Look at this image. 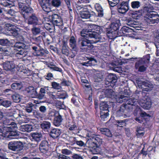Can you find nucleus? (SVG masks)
Returning <instances> with one entry per match:
<instances>
[{
    "instance_id": "nucleus-1",
    "label": "nucleus",
    "mask_w": 159,
    "mask_h": 159,
    "mask_svg": "<svg viewBox=\"0 0 159 159\" xmlns=\"http://www.w3.org/2000/svg\"><path fill=\"white\" fill-rule=\"evenodd\" d=\"M90 27L92 29L91 30L90 33H84V30L82 31L81 32V35L82 38H80L79 39V42L81 44L82 47L90 46L92 43H96L97 41L94 40H91L88 39L89 38H94L95 39H99L100 38L99 35L96 32L95 30L97 29L98 26L95 25L91 24L90 25Z\"/></svg>"
},
{
    "instance_id": "nucleus-2",
    "label": "nucleus",
    "mask_w": 159,
    "mask_h": 159,
    "mask_svg": "<svg viewBox=\"0 0 159 159\" xmlns=\"http://www.w3.org/2000/svg\"><path fill=\"white\" fill-rule=\"evenodd\" d=\"M105 93L107 97L112 98H114L117 102L122 103L123 102L126 101L127 103L134 105L137 102V99H136L133 98L129 99L128 97L126 96L121 95L120 94H118L115 96L114 92L111 89H107L106 90Z\"/></svg>"
},
{
    "instance_id": "nucleus-3",
    "label": "nucleus",
    "mask_w": 159,
    "mask_h": 159,
    "mask_svg": "<svg viewBox=\"0 0 159 159\" xmlns=\"http://www.w3.org/2000/svg\"><path fill=\"white\" fill-rule=\"evenodd\" d=\"M150 58V55L147 54L143 56L142 58L139 59L135 63V69L140 72H143L145 71L148 66L147 64L149 63Z\"/></svg>"
},
{
    "instance_id": "nucleus-4",
    "label": "nucleus",
    "mask_w": 159,
    "mask_h": 159,
    "mask_svg": "<svg viewBox=\"0 0 159 159\" xmlns=\"http://www.w3.org/2000/svg\"><path fill=\"white\" fill-rule=\"evenodd\" d=\"M75 2L78 6H80V8H78V9H81L80 11V16L81 18L84 19L89 18L91 15L89 10L90 8V5H84V3L81 4L80 0H75Z\"/></svg>"
},
{
    "instance_id": "nucleus-5",
    "label": "nucleus",
    "mask_w": 159,
    "mask_h": 159,
    "mask_svg": "<svg viewBox=\"0 0 159 159\" xmlns=\"http://www.w3.org/2000/svg\"><path fill=\"white\" fill-rule=\"evenodd\" d=\"M153 11L147 13L145 16V20L148 24L157 23L159 20V16Z\"/></svg>"
},
{
    "instance_id": "nucleus-6",
    "label": "nucleus",
    "mask_w": 159,
    "mask_h": 159,
    "mask_svg": "<svg viewBox=\"0 0 159 159\" xmlns=\"http://www.w3.org/2000/svg\"><path fill=\"white\" fill-rule=\"evenodd\" d=\"M25 48V44L20 42L16 43L13 48L14 49L18 51L16 53V56L19 57L20 58L25 56L26 55V53L25 52L24 49Z\"/></svg>"
},
{
    "instance_id": "nucleus-7",
    "label": "nucleus",
    "mask_w": 159,
    "mask_h": 159,
    "mask_svg": "<svg viewBox=\"0 0 159 159\" xmlns=\"http://www.w3.org/2000/svg\"><path fill=\"white\" fill-rule=\"evenodd\" d=\"M139 105L144 109L148 110L152 106V102L150 99L147 96L143 97L138 102Z\"/></svg>"
},
{
    "instance_id": "nucleus-8",
    "label": "nucleus",
    "mask_w": 159,
    "mask_h": 159,
    "mask_svg": "<svg viewBox=\"0 0 159 159\" xmlns=\"http://www.w3.org/2000/svg\"><path fill=\"white\" fill-rule=\"evenodd\" d=\"M139 87L143 89L142 93L144 91H149L152 89L153 87L152 84L149 82H143L141 81H139L138 82Z\"/></svg>"
},
{
    "instance_id": "nucleus-9",
    "label": "nucleus",
    "mask_w": 159,
    "mask_h": 159,
    "mask_svg": "<svg viewBox=\"0 0 159 159\" xmlns=\"http://www.w3.org/2000/svg\"><path fill=\"white\" fill-rule=\"evenodd\" d=\"M120 25V21L119 20H117L115 22L112 23L110 27L107 29L106 32L107 37H108V34H113V32H116L117 30Z\"/></svg>"
},
{
    "instance_id": "nucleus-10",
    "label": "nucleus",
    "mask_w": 159,
    "mask_h": 159,
    "mask_svg": "<svg viewBox=\"0 0 159 159\" xmlns=\"http://www.w3.org/2000/svg\"><path fill=\"white\" fill-rule=\"evenodd\" d=\"M52 22L54 25L57 26L62 29L63 23L61 18L58 14H54L52 16Z\"/></svg>"
},
{
    "instance_id": "nucleus-11",
    "label": "nucleus",
    "mask_w": 159,
    "mask_h": 159,
    "mask_svg": "<svg viewBox=\"0 0 159 159\" xmlns=\"http://www.w3.org/2000/svg\"><path fill=\"white\" fill-rule=\"evenodd\" d=\"M129 2H123L117 6L118 12L121 14H125L129 10Z\"/></svg>"
},
{
    "instance_id": "nucleus-12",
    "label": "nucleus",
    "mask_w": 159,
    "mask_h": 159,
    "mask_svg": "<svg viewBox=\"0 0 159 159\" xmlns=\"http://www.w3.org/2000/svg\"><path fill=\"white\" fill-rule=\"evenodd\" d=\"M129 29L126 27H122L119 31L117 30L113 32V34H108V38L111 39H115L118 36H122L124 34V32H127Z\"/></svg>"
},
{
    "instance_id": "nucleus-13",
    "label": "nucleus",
    "mask_w": 159,
    "mask_h": 159,
    "mask_svg": "<svg viewBox=\"0 0 159 159\" xmlns=\"http://www.w3.org/2000/svg\"><path fill=\"white\" fill-rule=\"evenodd\" d=\"M22 143L20 142L11 140V150L14 151H20L23 149Z\"/></svg>"
},
{
    "instance_id": "nucleus-14",
    "label": "nucleus",
    "mask_w": 159,
    "mask_h": 159,
    "mask_svg": "<svg viewBox=\"0 0 159 159\" xmlns=\"http://www.w3.org/2000/svg\"><path fill=\"white\" fill-rule=\"evenodd\" d=\"M9 120H6L3 123L4 127L3 134L4 137L9 138L10 136V124Z\"/></svg>"
},
{
    "instance_id": "nucleus-15",
    "label": "nucleus",
    "mask_w": 159,
    "mask_h": 159,
    "mask_svg": "<svg viewBox=\"0 0 159 159\" xmlns=\"http://www.w3.org/2000/svg\"><path fill=\"white\" fill-rule=\"evenodd\" d=\"M17 127L16 123L14 122H11V140L17 139L18 136L16 129Z\"/></svg>"
},
{
    "instance_id": "nucleus-16",
    "label": "nucleus",
    "mask_w": 159,
    "mask_h": 159,
    "mask_svg": "<svg viewBox=\"0 0 159 159\" xmlns=\"http://www.w3.org/2000/svg\"><path fill=\"white\" fill-rule=\"evenodd\" d=\"M93 141H89V143L90 145L89 147L93 148L98 147L102 143V139L98 137H96L94 138H93Z\"/></svg>"
},
{
    "instance_id": "nucleus-17",
    "label": "nucleus",
    "mask_w": 159,
    "mask_h": 159,
    "mask_svg": "<svg viewBox=\"0 0 159 159\" xmlns=\"http://www.w3.org/2000/svg\"><path fill=\"white\" fill-rule=\"evenodd\" d=\"M38 1L39 3L44 11L47 12L50 11V6L47 0H38Z\"/></svg>"
},
{
    "instance_id": "nucleus-18",
    "label": "nucleus",
    "mask_w": 159,
    "mask_h": 159,
    "mask_svg": "<svg viewBox=\"0 0 159 159\" xmlns=\"http://www.w3.org/2000/svg\"><path fill=\"white\" fill-rule=\"evenodd\" d=\"M28 95L31 98H35L37 95L36 89L32 86L29 87L26 89Z\"/></svg>"
},
{
    "instance_id": "nucleus-19",
    "label": "nucleus",
    "mask_w": 159,
    "mask_h": 159,
    "mask_svg": "<svg viewBox=\"0 0 159 159\" xmlns=\"http://www.w3.org/2000/svg\"><path fill=\"white\" fill-rule=\"evenodd\" d=\"M107 80L110 84L109 86L114 87L117 81V77L114 74H110L107 78Z\"/></svg>"
},
{
    "instance_id": "nucleus-20",
    "label": "nucleus",
    "mask_w": 159,
    "mask_h": 159,
    "mask_svg": "<svg viewBox=\"0 0 159 159\" xmlns=\"http://www.w3.org/2000/svg\"><path fill=\"white\" fill-rule=\"evenodd\" d=\"M30 137V139L32 141H35L37 143L41 140L42 137L41 133L39 132H34L32 133Z\"/></svg>"
},
{
    "instance_id": "nucleus-21",
    "label": "nucleus",
    "mask_w": 159,
    "mask_h": 159,
    "mask_svg": "<svg viewBox=\"0 0 159 159\" xmlns=\"http://www.w3.org/2000/svg\"><path fill=\"white\" fill-rule=\"evenodd\" d=\"M19 29L11 24V36L17 38L19 36Z\"/></svg>"
},
{
    "instance_id": "nucleus-22",
    "label": "nucleus",
    "mask_w": 159,
    "mask_h": 159,
    "mask_svg": "<svg viewBox=\"0 0 159 159\" xmlns=\"http://www.w3.org/2000/svg\"><path fill=\"white\" fill-rule=\"evenodd\" d=\"M48 149V143L47 141H42L39 146V149L42 152H46Z\"/></svg>"
},
{
    "instance_id": "nucleus-23",
    "label": "nucleus",
    "mask_w": 159,
    "mask_h": 159,
    "mask_svg": "<svg viewBox=\"0 0 159 159\" xmlns=\"http://www.w3.org/2000/svg\"><path fill=\"white\" fill-rule=\"evenodd\" d=\"M138 101L137 100V102L135 104H134V105L132 104H129L127 103V102L126 101H125V104H124L125 105L124 107H121L120 108V109L118 111H117V116H123L124 115H125L124 114V111L125 110V108L127 107L126 106H127L128 105H130L131 106H135V105H136L137 103L138 102Z\"/></svg>"
},
{
    "instance_id": "nucleus-24",
    "label": "nucleus",
    "mask_w": 159,
    "mask_h": 159,
    "mask_svg": "<svg viewBox=\"0 0 159 159\" xmlns=\"http://www.w3.org/2000/svg\"><path fill=\"white\" fill-rule=\"evenodd\" d=\"M33 12V10L30 7H24L22 9V11H20L21 13L23 15L25 18L27 17V16L30 13H31Z\"/></svg>"
},
{
    "instance_id": "nucleus-25",
    "label": "nucleus",
    "mask_w": 159,
    "mask_h": 159,
    "mask_svg": "<svg viewBox=\"0 0 159 159\" xmlns=\"http://www.w3.org/2000/svg\"><path fill=\"white\" fill-rule=\"evenodd\" d=\"M38 22V20L37 17L35 15H32L28 19V24L29 25H37L39 24Z\"/></svg>"
},
{
    "instance_id": "nucleus-26",
    "label": "nucleus",
    "mask_w": 159,
    "mask_h": 159,
    "mask_svg": "<svg viewBox=\"0 0 159 159\" xmlns=\"http://www.w3.org/2000/svg\"><path fill=\"white\" fill-rule=\"evenodd\" d=\"M62 120L61 116L58 114V116H56L54 118L53 124L55 126H59L61 124Z\"/></svg>"
},
{
    "instance_id": "nucleus-27",
    "label": "nucleus",
    "mask_w": 159,
    "mask_h": 159,
    "mask_svg": "<svg viewBox=\"0 0 159 159\" xmlns=\"http://www.w3.org/2000/svg\"><path fill=\"white\" fill-rule=\"evenodd\" d=\"M61 133V131L58 129H53L50 132V136L53 138H56L60 135Z\"/></svg>"
},
{
    "instance_id": "nucleus-28",
    "label": "nucleus",
    "mask_w": 159,
    "mask_h": 159,
    "mask_svg": "<svg viewBox=\"0 0 159 159\" xmlns=\"http://www.w3.org/2000/svg\"><path fill=\"white\" fill-rule=\"evenodd\" d=\"M97 62L96 60L93 58H91L89 59H88V61L85 62H83L82 63L83 65L87 67L94 66Z\"/></svg>"
},
{
    "instance_id": "nucleus-29",
    "label": "nucleus",
    "mask_w": 159,
    "mask_h": 159,
    "mask_svg": "<svg viewBox=\"0 0 159 159\" xmlns=\"http://www.w3.org/2000/svg\"><path fill=\"white\" fill-rule=\"evenodd\" d=\"M42 129L45 131H48L51 126L50 123L47 121H43L40 125Z\"/></svg>"
},
{
    "instance_id": "nucleus-30",
    "label": "nucleus",
    "mask_w": 159,
    "mask_h": 159,
    "mask_svg": "<svg viewBox=\"0 0 159 159\" xmlns=\"http://www.w3.org/2000/svg\"><path fill=\"white\" fill-rule=\"evenodd\" d=\"M20 129L23 132H30L32 130L33 127L30 125L26 124L21 125Z\"/></svg>"
},
{
    "instance_id": "nucleus-31",
    "label": "nucleus",
    "mask_w": 159,
    "mask_h": 159,
    "mask_svg": "<svg viewBox=\"0 0 159 159\" xmlns=\"http://www.w3.org/2000/svg\"><path fill=\"white\" fill-rule=\"evenodd\" d=\"M70 45V47L74 51H75L76 48V40L74 36H71L69 40Z\"/></svg>"
},
{
    "instance_id": "nucleus-32",
    "label": "nucleus",
    "mask_w": 159,
    "mask_h": 159,
    "mask_svg": "<svg viewBox=\"0 0 159 159\" xmlns=\"http://www.w3.org/2000/svg\"><path fill=\"white\" fill-rule=\"evenodd\" d=\"M136 132L137 137L139 138H141L144 134V130L143 128L139 127L137 128Z\"/></svg>"
},
{
    "instance_id": "nucleus-33",
    "label": "nucleus",
    "mask_w": 159,
    "mask_h": 159,
    "mask_svg": "<svg viewBox=\"0 0 159 159\" xmlns=\"http://www.w3.org/2000/svg\"><path fill=\"white\" fill-rule=\"evenodd\" d=\"M63 93L61 92L57 93V94L56 95H53L52 93H49V95L50 96V97L53 98V99H56L57 98H64L65 97L63 96Z\"/></svg>"
},
{
    "instance_id": "nucleus-34",
    "label": "nucleus",
    "mask_w": 159,
    "mask_h": 159,
    "mask_svg": "<svg viewBox=\"0 0 159 159\" xmlns=\"http://www.w3.org/2000/svg\"><path fill=\"white\" fill-rule=\"evenodd\" d=\"M109 111H100V117L102 120H105L109 116Z\"/></svg>"
},
{
    "instance_id": "nucleus-35",
    "label": "nucleus",
    "mask_w": 159,
    "mask_h": 159,
    "mask_svg": "<svg viewBox=\"0 0 159 159\" xmlns=\"http://www.w3.org/2000/svg\"><path fill=\"white\" fill-rule=\"evenodd\" d=\"M100 109L102 111H109L108 105L106 102H102L100 105Z\"/></svg>"
},
{
    "instance_id": "nucleus-36",
    "label": "nucleus",
    "mask_w": 159,
    "mask_h": 159,
    "mask_svg": "<svg viewBox=\"0 0 159 159\" xmlns=\"http://www.w3.org/2000/svg\"><path fill=\"white\" fill-rule=\"evenodd\" d=\"M100 130L102 134L108 137H111V133L108 129L102 128L100 129Z\"/></svg>"
},
{
    "instance_id": "nucleus-37",
    "label": "nucleus",
    "mask_w": 159,
    "mask_h": 159,
    "mask_svg": "<svg viewBox=\"0 0 159 159\" xmlns=\"http://www.w3.org/2000/svg\"><path fill=\"white\" fill-rule=\"evenodd\" d=\"M31 31L33 35H36L39 34L41 32L40 28L34 26L31 29Z\"/></svg>"
},
{
    "instance_id": "nucleus-38",
    "label": "nucleus",
    "mask_w": 159,
    "mask_h": 159,
    "mask_svg": "<svg viewBox=\"0 0 159 159\" xmlns=\"http://www.w3.org/2000/svg\"><path fill=\"white\" fill-rule=\"evenodd\" d=\"M51 4L52 6L58 7L61 5V1L60 0H52Z\"/></svg>"
},
{
    "instance_id": "nucleus-39",
    "label": "nucleus",
    "mask_w": 159,
    "mask_h": 159,
    "mask_svg": "<svg viewBox=\"0 0 159 159\" xmlns=\"http://www.w3.org/2000/svg\"><path fill=\"white\" fill-rule=\"evenodd\" d=\"M70 51V50L68 47L65 45L63 46L62 52L63 54L68 56L69 55Z\"/></svg>"
},
{
    "instance_id": "nucleus-40",
    "label": "nucleus",
    "mask_w": 159,
    "mask_h": 159,
    "mask_svg": "<svg viewBox=\"0 0 159 159\" xmlns=\"http://www.w3.org/2000/svg\"><path fill=\"white\" fill-rule=\"evenodd\" d=\"M13 101L15 102H19L20 101L21 97L19 94H15L12 96Z\"/></svg>"
},
{
    "instance_id": "nucleus-41",
    "label": "nucleus",
    "mask_w": 159,
    "mask_h": 159,
    "mask_svg": "<svg viewBox=\"0 0 159 159\" xmlns=\"http://www.w3.org/2000/svg\"><path fill=\"white\" fill-rule=\"evenodd\" d=\"M18 111V110H17L11 109V117H13L15 119L17 118L19 115V114L17 113Z\"/></svg>"
},
{
    "instance_id": "nucleus-42",
    "label": "nucleus",
    "mask_w": 159,
    "mask_h": 159,
    "mask_svg": "<svg viewBox=\"0 0 159 159\" xmlns=\"http://www.w3.org/2000/svg\"><path fill=\"white\" fill-rule=\"evenodd\" d=\"M46 93L44 87L41 88L40 89V93L38 96L39 98L40 99H42Z\"/></svg>"
},
{
    "instance_id": "nucleus-43",
    "label": "nucleus",
    "mask_w": 159,
    "mask_h": 159,
    "mask_svg": "<svg viewBox=\"0 0 159 159\" xmlns=\"http://www.w3.org/2000/svg\"><path fill=\"white\" fill-rule=\"evenodd\" d=\"M125 23L127 25L131 27H135L134 25H136V22H135L133 20L131 19H127L125 21Z\"/></svg>"
},
{
    "instance_id": "nucleus-44",
    "label": "nucleus",
    "mask_w": 159,
    "mask_h": 159,
    "mask_svg": "<svg viewBox=\"0 0 159 159\" xmlns=\"http://www.w3.org/2000/svg\"><path fill=\"white\" fill-rule=\"evenodd\" d=\"M10 24H6L4 25V33L5 34L7 35H9V32L10 31Z\"/></svg>"
},
{
    "instance_id": "nucleus-45",
    "label": "nucleus",
    "mask_w": 159,
    "mask_h": 159,
    "mask_svg": "<svg viewBox=\"0 0 159 159\" xmlns=\"http://www.w3.org/2000/svg\"><path fill=\"white\" fill-rule=\"evenodd\" d=\"M0 44L3 46H9L10 43L7 39H0Z\"/></svg>"
},
{
    "instance_id": "nucleus-46",
    "label": "nucleus",
    "mask_w": 159,
    "mask_h": 159,
    "mask_svg": "<svg viewBox=\"0 0 159 159\" xmlns=\"http://www.w3.org/2000/svg\"><path fill=\"white\" fill-rule=\"evenodd\" d=\"M11 87L12 89H20L21 85L19 83H15L11 84Z\"/></svg>"
},
{
    "instance_id": "nucleus-47",
    "label": "nucleus",
    "mask_w": 159,
    "mask_h": 159,
    "mask_svg": "<svg viewBox=\"0 0 159 159\" xmlns=\"http://www.w3.org/2000/svg\"><path fill=\"white\" fill-rule=\"evenodd\" d=\"M109 4L111 7L116 6L119 2V0H108Z\"/></svg>"
},
{
    "instance_id": "nucleus-48",
    "label": "nucleus",
    "mask_w": 159,
    "mask_h": 159,
    "mask_svg": "<svg viewBox=\"0 0 159 159\" xmlns=\"http://www.w3.org/2000/svg\"><path fill=\"white\" fill-rule=\"evenodd\" d=\"M68 127L69 129L70 130H75L77 129V125L74 123L70 124L68 125Z\"/></svg>"
},
{
    "instance_id": "nucleus-49",
    "label": "nucleus",
    "mask_w": 159,
    "mask_h": 159,
    "mask_svg": "<svg viewBox=\"0 0 159 159\" xmlns=\"http://www.w3.org/2000/svg\"><path fill=\"white\" fill-rule=\"evenodd\" d=\"M132 7L133 8H138L140 6V2L139 1H134L131 3Z\"/></svg>"
},
{
    "instance_id": "nucleus-50",
    "label": "nucleus",
    "mask_w": 159,
    "mask_h": 159,
    "mask_svg": "<svg viewBox=\"0 0 159 159\" xmlns=\"http://www.w3.org/2000/svg\"><path fill=\"white\" fill-rule=\"evenodd\" d=\"M51 85L52 86V88L55 89H60L61 88V86L60 84L56 82H52Z\"/></svg>"
},
{
    "instance_id": "nucleus-51",
    "label": "nucleus",
    "mask_w": 159,
    "mask_h": 159,
    "mask_svg": "<svg viewBox=\"0 0 159 159\" xmlns=\"http://www.w3.org/2000/svg\"><path fill=\"white\" fill-rule=\"evenodd\" d=\"M3 68L6 70H9L10 69V61H6L4 63Z\"/></svg>"
},
{
    "instance_id": "nucleus-52",
    "label": "nucleus",
    "mask_w": 159,
    "mask_h": 159,
    "mask_svg": "<svg viewBox=\"0 0 159 159\" xmlns=\"http://www.w3.org/2000/svg\"><path fill=\"white\" fill-rule=\"evenodd\" d=\"M61 152L63 154L67 155H70L72 153L71 151L67 149H62Z\"/></svg>"
},
{
    "instance_id": "nucleus-53",
    "label": "nucleus",
    "mask_w": 159,
    "mask_h": 159,
    "mask_svg": "<svg viewBox=\"0 0 159 159\" xmlns=\"http://www.w3.org/2000/svg\"><path fill=\"white\" fill-rule=\"evenodd\" d=\"M11 13H13L15 14V13L14 11L11 9V21L13 22H16L17 21V20L15 18V15L12 14H11Z\"/></svg>"
},
{
    "instance_id": "nucleus-54",
    "label": "nucleus",
    "mask_w": 159,
    "mask_h": 159,
    "mask_svg": "<svg viewBox=\"0 0 159 159\" xmlns=\"http://www.w3.org/2000/svg\"><path fill=\"white\" fill-rule=\"evenodd\" d=\"M76 98H77L76 97H73L71 99V101L74 105L76 106H78L79 102L78 101V99Z\"/></svg>"
},
{
    "instance_id": "nucleus-55",
    "label": "nucleus",
    "mask_w": 159,
    "mask_h": 159,
    "mask_svg": "<svg viewBox=\"0 0 159 159\" xmlns=\"http://www.w3.org/2000/svg\"><path fill=\"white\" fill-rule=\"evenodd\" d=\"M2 105L5 107H8L9 106L10 101L8 100L3 101L1 103Z\"/></svg>"
},
{
    "instance_id": "nucleus-56",
    "label": "nucleus",
    "mask_w": 159,
    "mask_h": 159,
    "mask_svg": "<svg viewBox=\"0 0 159 159\" xmlns=\"http://www.w3.org/2000/svg\"><path fill=\"white\" fill-rule=\"evenodd\" d=\"M116 122L118 123L117 126L119 127H122L125 125V123L123 120H117Z\"/></svg>"
},
{
    "instance_id": "nucleus-57",
    "label": "nucleus",
    "mask_w": 159,
    "mask_h": 159,
    "mask_svg": "<svg viewBox=\"0 0 159 159\" xmlns=\"http://www.w3.org/2000/svg\"><path fill=\"white\" fill-rule=\"evenodd\" d=\"M95 7L97 11H102L103 9L101 5L98 3H97L95 4Z\"/></svg>"
},
{
    "instance_id": "nucleus-58",
    "label": "nucleus",
    "mask_w": 159,
    "mask_h": 159,
    "mask_svg": "<svg viewBox=\"0 0 159 159\" xmlns=\"http://www.w3.org/2000/svg\"><path fill=\"white\" fill-rule=\"evenodd\" d=\"M47 108L45 106H41L39 108V110L42 113H45L46 112Z\"/></svg>"
},
{
    "instance_id": "nucleus-59",
    "label": "nucleus",
    "mask_w": 159,
    "mask_h": 159,
    "mask_svg": "<svg viewBox=\"0 0 159 159\" xmlns=\"http://www.w3.org/2000/svg\"><path fill=\"white\" fill-rule=\"evenodd\" d=\"M33 105L32 104H31L29 107H26L25 108L26 111L28 113H30L32 111V107L33 106Z\"/></svg>"
},
{
    "instance_id": "nucleus-60",
    "label": "nucleus",
    "mask_w": 159,
    "mask_h": 159,
    "mask_svg": "<svg viewBox=\"0 0 159 159\" xmlns=\"http://www.w3.org/2000/svg\"><path fill=\"white\" fill-rule=\"evenodd\" d=\"M58 159H70V158L62 154H60L58 156Z\"/></svg>"
},
{
    "instance_id": "nucleus-61",
    "label": "nucleus",
    "mask_w": 159,
    "mask_h": 159,
    "mask_svg": "<svg viewBox=\"0 0 159 159\" xmlns=\"http://www.w3.org/2000/svg\"><path fill=\"white\" fill-rule=\"evenodd\" d=\"M72 157L73 159H83L82 157L79 155L74 154L72 156Z\"/></svg>"
},
{
    "instance_id": "nucleus-62",
    "label": "nucleus",
    "mask_w": 159,
    "mask_h": 159,
    "mask_svg": "<svg viewBox=\"0 0 159 159\" xmlns=\"http://www.w3.org/2000/svg\"><path fill=\"white\" fill-rule=\"evenodd\" d=\"M50 68L51 69H52L54 70L58 71L60 72L62 70L61 68L54 66L51 67H50Z\"/></svg>"
},
{
    "instance_id": "nucleus-63",
    "label": "nucleus",
    "mask_w": 159,
    "mask_h": 159,
    "mask_svg": "<svg viewBox=\"0 0 159 159\" xmlns=\"http://www.w3.org/2000/svg\"><path fill=\"white\" fill-rule=\"evenodd\" d=\"M53 77V75L52 73H48L46 76L45 78L48 80L51 79V78Z\"/></svg>"
},
{
    "instance_id": "nucleus-64",
    "label": "nucleus",
    "mask_w": 159,
    "mask_h": 159,
    "mask_svg": "<svg viewBox=\"0 0 159 159\" xmlns=\"http://www.w3.org/2000/svg\"><path fill=\"white\" fill-rule=\"evenodd\" d=\"M65 2L68 8L69 9V10L71 11L72 10L70 8V0H65Z\"/></svg>"
}]
</instances>
